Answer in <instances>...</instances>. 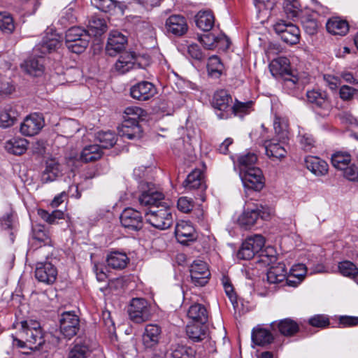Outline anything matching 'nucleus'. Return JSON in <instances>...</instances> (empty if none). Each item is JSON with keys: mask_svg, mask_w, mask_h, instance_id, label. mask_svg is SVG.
<instances>
[{"mask_svg": "<svg viewBox=\"0 0 358 358\" xmlns=\"http://www.w3.org/2000/svg\"><path fill=\"white\" fill-rule=\"evenodd\" d=\"M273 213V209L264 202L248 203L247 208L239 216L238 223L245 229H249L259 218L267 220Z\"/></svg>", "mask_w": 358, "mask_h": 358, "instance_id": "obj_1", "label": "nucleus"}, {"mask_svg": "<svg viewBox=\"0 0 358 358\" xmlns=\"http://www.w3.org/2000/svg\"><path fill=\"white\" fill-rule=\"evenodd\" d=\"M20 336L27 341L31 350H38L45 343L44 334L38 322L24 320L20 322Z\"/></svg>", "mask_w": 358, "mask_h": 358, "instance_id": "obj_2", "label": "nucleus"}, {"mask_svg": "<svg viewBox=\"0 0 358 358\" xmlns=\"http://www.w3.org/2000/svg\"><path fill=\"white\" fill-rule=\"evenodd\" d=\"M141 206L159 208L164 203V194L151 182L141 180L138 186Z\"/></svg>", "mask_w": 358, "mask_h": 358, "instance_id": "obj_3", "label": "nucleus"}, {"mask_svg": "<svg viewBox=\"0 0 358 358\" xmlns=\"http://www.w3.org/2000/svg\"><path fill=\"white\" fill-rule=\"evenodd\" d=\"M269 69L275 78H282L284 85L289 88H294L299 83V78L292 74L290 62L287 57H280L271 61Z\"/></svg>", "mask_w": 358, "mask_h": 358, "instance_id": "obj_4", "label": "nucleus"}, {"mask_svg": "<svg viewBox=\"0 0 358 358\" xmlns=\"http://www.w3.org/2000/svg\"><path fill=\"white\" fill-rule=\"evenodd\" d=\"M90 38L86 30L80 27H73L66 32L65 43L71 52L80 54L87 47Z\"/></svg>", "mask_w": 358, "mask_h": 358, "instance_id": "obj_5", "label": "nucleus"}, {"mask_svg": "<svg viewBox=\"0 0 358 358\" xmlns=\"http://www.w3.org/2000/svg\"><path fill=\"white\" fill-rule=\"evenodd\" d=\"M161 208L150 210L145 213V220L155 228L164 230L169 228L173 222L171 210L167 206L162 204Z\"/></svg>", "mask_w": 358, "mask_h": 358, "instance_id": "obj_6", "label": "nucleus"}, {"mask_svg": "<svg viewBox=\"0 0 358 358\" xmlns=\"http://www.w3.org/2000/svg\"><path fill=\"white\" fill-rule=\"evenodd\" d=\"M273 27L275 32L285 43L295 45L299 42V29L293 23L278 20L273 24Z\"/></svg>", "mask_w": 358, "mask_h": 358, "instance_id": "obj_7", "label": "nucleus"}, {"mask_svg": "<svg viewBox=\"0 0 358 358\" xmlns=\"http://www.w3.org/2000/svg\"><path fill=\"white\" fill-rule=\"evenodd\" d=\"M128 313L129 318L135 323H142L148 320L151 316L150 306L147 300L134 298L131 301Z\"/></svg>", "mask_w": 358, "mask_h": 358, "instance_id": "obj_8", "label": "nucleus"}, {"mask_svg": "<svg viewBox=\"0 0 358 358\" xmlns=\"http://www.w3.org/2000/svg\"><path fill=\"white\" fill-rule=\"evenodd\" d=\"M231 96L224 90L217 91L213 97L212 106L220 111L217 113L219 119H228L231 117Z\"/></svg>", "mask_w": 358, "mask_h": 358, "instance_id": "obj_9", "label": "nucleus"}, {"mask_svg": "<svg viewBox=\"0 0 358 358\" xmlns=\"http://www.w3.org/2000/svg\"><path fill=\"white\" fill-rule=\"evenodd\" d=\"M240 177L246 188L259 191L264 185L262 171L257 167L240 171Z\"/></svg>", "mask_w": 358, "mask_h": 358, "instance_id": "obj_10", "label": "nucleus"}, {"mask_svg": "<svg viewBox=\"0 0 358 358\" xmlns=\"http://www.w3.org/2000/svg\"><path fill=\"white\" fill-rule=\"evenodd\" d=\"M120 220L122 226L131 231H139L143 225L141 213L133 208H125L122 212Z\"/></svg>", "mask_w": 358, "mask_h": 358, "instance_id": "obj_11", "label": "nucleus"}, {"mask_svg": "<svg viewBox=\"0 0 358 358\" xmlns=\"http://www.w3.org/2000/svg\"><path fill=\"white\" fill-rule=\"evenodd\" d=\"M60 331L69 339L76 336L80 329L79 318L72 312H64L60 317Z\"/></svg>", "mask_w": 358, "mask_h": 358, "instance_id": "obj_12", "label": "nucleus"}, {"mask_svg": "<svg viewBox=\"0 0 358 358\" xmlns=\"http://www.w3.org/2000/svg\"><path fill=\"white\" fill-rule=\"evenodd\" d=\"M189 271L192 282L196 286H204L208 282L210 273L205 262L194 260L190 266Z\"/></svg>", "mask_w": 358, "mask_h": 358, "instance_id": "obj_13", "label": "nucleus"}, {"mask_svg": "<svg viewBox=\"0 0 358 358\" xmlns=\"http://www.w3.org/2000/svg\"><path fill=\"white\" fill-rule=\"evenodd\" d=\"M57 276L56 267L50 262H38L35 270L36 278L47 285L53 284Z\"/></svg>", "mask_w": 358, "mask_h": 358, "instance_id": "obj_14", "label": "nucleus"}, {"mask_svg": "<svg viewBox=\"0 0 358 358\" xmlns=\"http://www.w3.org/2000/svg\"><path fill=\"white\" fill-rule=\"evenodd\" d=\"M165 29L168 34L182 36L188 30L187 20L181 15H171L166 20Z\"/></svg>", "mask_w": 358, "mask_h": 358, "instance_id": "obj_15", "label": "nucleus"}, {"mask_svg": "<svg viewBox=\"0 0 358 358\" xmlns=\"http://www.w3.org/2000/svg\"><path fill=\"white\" fill-rule=\"evenodd\" d=\"M270 327L272 331H277L286 337L296 335L300 329L299 324L290 317L274 321L271 323Z\"/></svg>", "mask_w": 358, "mask_h": 358, "instance_id": "obj_16", "label": "nucleus"}, {"mask_svg": "<svg viewBox=\"0 0 358 358\" xmlns=\"http://www.w3.org/2000/svg\"><path fill=\"white\" fill-rule=\"evenodd\" d=\"M44 126L43 117L37 113L26 117L20 126V132L27 136L37 134Z\"/></svg>", "mask_w": 358, "mask_h": 358, "instance_id": "obj_17", "label": "nucleus"}, {"mask_svg": "<svg viewBox=\"0 0 358 358\" xmlns=\"http://www.w3.org/2000/svg\"><path fill=\"white\" fill-rule=\"evenodd\" d=\"M162 328L156 324L145 326L142 336V343L145 349H155L162 338Z\"/></svg>", "mask_w": 358, "mask_h": 358, "instance_id": "obj_18", "label": "nucleus"}, {"mask_svg": "<svg viewBox=\"0 0 358 358\" xmlns=\"http://www.w3.org/2000/svg\"><path fill=\"white\" fill-rule=\"evenodd\" d=\"M156 94L155 85L148 81H142L133 85L130 89L131 96L139 101H147Z\"/></svg>", "mask_w": 358, "mask_h": 358, "instance_id": "obj_19", "label": "nucleus"}, {"mask_svg": "<svg viewBox=\"0 0 358 358\" xmlns=\"http://www.w3.org/2000/svg\"><path fill=\"white\" fill-rule=\"evenodd\" d=\"M60 45V36L51 30L50 32H47L45 34V36H43L42 41L35 47L34 51L39 52L42 55H45L56 50Z\"/></svg>", "mask_w": 358, "mask_h": 358, "instance_id": "obj_20", "label": "nucleus"}, {"mask_svg": "<svg viewBox=\"0 0 358 358\" xmlns=\"http://www.w3.org/2000/svg\"><path fill=\"white\" fill-rule=\"evenodd\" d=\"M127 42L124 35L118 31H113L108 36L106 51L109 55L115 56L124 49Z\"/></svg>", "mask_w": 358, "mask_h": 358, "instance_id": "obj_21", "label": "nucleus"}, {"mask_svg": "<svg viewBox=\"0 0 358 358\" xmlns=\"http://www.w3.org/2000/svg\"><path fill=\"white\" fill-rule=\"evenodd\" d=\"M175 235L178 241L182 245H187L189 242L196 239L194 227L186 222H181L176 224Z\"/></svg>", "mask_w": 358, "mask_h": 358, "instance_id": "obj_22", "label": "nucleus"}, {"mask_svg": "<svg viewBox=\"0 0 358 358\" xmlns=\"http://www.w3.org/2000/svg\"><path fill=\"white\" fill-rule=\"evenodd\" d=\"M62 176V165L55 159L47 160L45 169L41 174L42 182L47 183L53 182Z\"/></svg>", "mask_w": 358, "mask_h": 358, "instance_id": "obj_23", "label": "nucleus"}, {"mask_svg": "<svg viewBox=\"0 0 358 358\" xmlns=\"http://www.w3.org/2000/svg\"><path fill=\"white\" fill-rule=\"evenodd\" d=\"M264 145L266 155L273 161L280 160L287 155V150L282 143L275 139L266 141Z\"/></svg>", "mask_w": 358, "mask_h": 358, "instance_id": "obj_24", "label": "nucleus"}, {"mask_svg": "<svg viewBox=\"0 0 358 358\" xmlns=\"http://www.w3.org/2000/svg\"><path fill=\"white\" fill-rule=\"evenodd\" d=\"M304 162L306 168L317 176H322L328 173V164L317 157L308 156Z\"/></svg>", "mask_w": 358, "mask_h": 358, "instance_id": "obj_25", "label": "nucleus"}, {"mask_svg": "<svg viewBox=\"0 0 358 358\" xmlns=\"http://www.w3.org/2000/svg\"><path fill=\"white\" fill-rule=\"evenodd\" d=\"M186 189L192 190L200 189L204 190L206 185L204 181L203 173L200 169H194L188 174L186 180L183 182Z\"/></svg>", "mask_w": 358, "mask_h": 358, "instance_id": "obj_26", "label": "nucleus"}, {"mask_svg": "<svg viewBox=\"0 0 358 358\" xmlns=\"http://www.w3.org/2000/svg\"><path fill=\"white\" fill-rule=\"evenodd\" d=\"M129 262V259L125 252L113 250L107 255V265L113 269L122 270L127 266Z\"/></svg>", "mask_w": 358, "mask_h": 358, "instance_id": "obj_27", "label": "nucleus"}, {"mask_svg": "<svg viewBox=\"0 0 358 358\" xmlns=\"http://www.w3.org/2000/svg\"><path fill=\"white\" fill-rule=\"evenodd\" d=\"M187 315L189 320L196 323L206 324L208 320L206 308L198 303H194L189 307Z\"/></svg>", "mask_w": 358, "mask_h": 358, "instance_id": "obj_28", "label": "nucleus"}, {"mask_svg": "<svg viewBox=\"0 0 358 358\" xmlns=\"http://www.w3.org/2000/svg\"><path fill=\"white\" fill-rule=\"evenodd\" d=\"M326 28L333 35L345 36L349 31V24L339 17H333L328 20Z\"/></svg>", "mask_w": 358, "mask_h": 358, "instance_id": "obj_29", "label": "nucleus"}, {"mask_svg": "<svg viewBox=\"0 0 358 358\" xmlns=\"http://www.w3.org/2000/svg\"><path fill=\"white\" fill-rule=\"evenodd\" d=\"M252 342L259 346H264L271 343L274 341V336L269 329L258 326L252 331Z\"/></svg>", "mask_w": 358, "mask_h": 358, "instance_id": "obj_30", "label": "nucleus"}, {"mask_svg": "<svg viewBox=\"0 0 358 358\" xmlns=\"http://www.w3.org/2000/svg\"><path fill=\"white\" fill-rule=\"evenodd\" d=\"M307 100L315 106L328 109L330 106L326 92L320 90H312L306 92Z\"/></svg>", "mask_w": 358, "mask_h": 358, "instance_id": "obj_31", "label": "nucleus"}, {"mask_svg": "<svg viewBox=\"0 0 358 358\" xmlns=\"http://www.w3.org/2000/svg\"><path fill=\"white\" fill-rule=\"evenodd\" d=\"M287 273L285 264L282 262L278 263L270 267L267 271V280L271 284L282 282L286 279Z\"/></svg>", "mask_w": 358, "mask_h": 358, "instance_id": "obj_32", "label": "nucleus"}, {"mask_svg": "<svg viewBox=\"0 0 358 358\" xmlns=\"http://www.w3.org/2000/svg\"><path fill=\"white\" fill-rule=\"evenodd\" d=\"M186 333L192 341L200 342L207 336V327L206 324H189L186 327Z\"/></svg>", "mask_w": 358, "mask_h": 358, "instance_id": "obj_33", "label": "nucleus"}, {"mask_svg": "<svg viewBox=\"0 0 358 358\" xmlns=\"http://www.w3.org/2000/svg\"><path fill=\"white\" fill-rule=\"evenodd\" d=\"M28 141L20 137H14L6 141V150L10 154L21 155L27 150Z\"/></svg>", "mask_w": 358, "mask_h": 358, "instance_id": "obj_34", "label": "nucleus"}, {"mask_svg": "<svg viewBox=\"0 0 358 358\" xmlns=\"http://www.w3.org/2000/svg\"><path fill=\"white\" fill-rule=\"evenodd\" d=\"M136 62L134 54L124 52L122 54L115 64V70L121 74H124L131 69Z\"/></svg>", "mask_w": 358, "mask_h": 358, "instance_id": "obj_35", "label": "nucleus"}, {"mask_svg": "<svg viewBox=\"0 0 358 358\" xmlns=\"http://www.w3.org/2000/svg\"><path fill=\"white\" fill-rule=\"evenodd\" d=\"M215 24V17L210 10L199 11L196 15V24L203 31H209Z\"/></svg>", "mask_w": 358, "mask_h": 358, "instance_id": "obj_36", "label": "nucleus"}, {"mask_svg": "<svg viewBox=\"0 0 358 358\" xmlns=\"http://www.w3.org/2000/svg\"><path fill=\"white\" fill-rule=\"evenodd\" d=\"M119 133L122 137L133 140L141 137L142 129L138 123L131 124L129 121L125 120Z\"/></svg>", "mask_w": 358, "mask_h": 358, "instance_id": "obj_37", "label": "nucleus"}, {"mask_svg": "<svg viewBox=\"0 0 358 358\" xmlns=\"http://www.w3.org/2000/svg\"><path fill=\"white\" fill-rule=\"evenodd\" d=\"M199 40L206 49L213 50L215 48L216 43L225 41L228 44L229 41L226 35L220 34L217 36L212 33H208L199 36Z\"/></svg>", "mask_w": 358, "mask_h": 358, "instance_id": "obj_38", "label": "nucleus"}, {"mask_svg": "<svg viewBox=\"0 0 358 358\" xmlns=\"http://www.w3.org/2000/svg\"><path fill=\"white\" fill-rule=\"evenodd\" d=\"M351 162V155L348 152H338L331 156V164L334 167L343 171V174Z\"/></svg>", "mask_w": 358, "mask_h": 358, "instance_id": "obj_39", "label": "nucleus"}, {"mask_svg": "<svg viewBox=\"0 0 358 358\" xmlns=\"http://www.w3.org/2000/svg\"><path fill=\"white\" fill-rule=\"evenodd\" d=\"M24 71L32 76H40L42 75L44 66L41 59L31 58L26 60L22 65Z\"/></svg>", "mask_w": 358, "mask_h": 358, "instance_id": "obj_40", "label": "nucleus"}, {"mask_svg": "<svg viewBox=\"0 0 358 358\" xmlns=\"http://www.w3.org/2000/svg\"><path fill=\"white\" fill-rule=\"evenodd\" d=\"M96 141L99 143L98 145L101 148L108 149L112 148L117 141V136L114 132L99 131L96 134Z\"/></svg>", "mask_w": 358, "mask_h": 358, "instance_id": "obj_41", "label": "nucleus"}, {"mask_svg": "<svg viewBox=\"0 0 358 358\" xmlns=\"http://www.w3.org/2000/svg\"><path fill=\"white\" fill-rule=\"evenodd\" d=\"M102 156V151L97 144L85 146L80 154V159L85 162L96 161Z\"/></svg>", "mask_w": 358, "mask_h": 358, "instance_id": "obj_42", "label": "nucleus"}, {"mask_svg": "<svg viewBox=\"0 0 358 358\" xmlns=\"http://www.w3.org/2000/svg\"><path fill=\"white\" fill-rule=\"evenodd\" d=\"M223 69L224 66L217 56L213 55L208 58L207 70L209 76L218 78L222 75Z\"/></svg>", "mask_w": 358, "mask_h": 358, "instance_id": "obj_43", "label": "nucleus"}, {"mask_svg": "<svg viewBox=\"0 0 358 358\" xmlns=\"http://www.w3.org/2000/svg\"><path fill=\"white\" fill-rule=\"evenodd\" d=\"M339 272L344 276L353 278L358 284V268L350 261H343L338 264Z\"/></svg>", "mask_w": 358, "mask_h": 358, "instance_id": "obj_44", "label": "nucleus"}, {"mask_svg": "<svg viewBox=\"0 0 358 358\" xmlns=\"http://www.w3.org/2000/svg\"><path fill=\"white\" fill-rule=\"evenodd\" d=\"M283 9L287 17L292 19L298 17L301 12L299 0H284Z\"/></svg>", "mask_w": 358, "mask_h": 358, "instance_id": "obj_45", "label": "nucleus"}, {"mask_svg": "<svg viewBox=\"0 0 358 358\" xmlns=\"http://www.w3.org/2000/svg\"><path fill=\"white\" fill-rule=\"evenodd\" d=\"M38 216L50 224H58V220L64 219V213L62 210H55L52 213H48L47 210L43 209L38 210Z\"/></svg>", "mask_w": 358, "mask_h": 358, "instance_id": "obj_46", "label": "nucleus"}, {"mask_svg": "<svg viewBox=\"0 0 358 358\" xmlns=\"http://www.w3.org/2000/svg\"><path fill=\"white\" fill-rule=\"evenodd\" d=\"M252 103L251 101L241 102L236 100L231 107V115L234 114L236 116L242 117L245 115L249 114L252 110Z\"/></svg>", "mask_w": 358, "mask_h": 358, "instance_id": "obj_47", "label": "nucleus"}, {"mask_svg": "<svg viewBox=\"0 0 358 358\" xmlns=\"http://www.w3.org/2000/svg\"><path fill=\"white\" fill-rule=\"evenodd\" d=\"M15 111L8 106L0 111V127L8 128L14 124L15 121Z\"/></svg>", "mask_w": 358, "mask_h": 358, "instance_id": "obj_48", "label": "nucleus"}, {"mask_svg": "<svg viewBox=\"0 0 358 358\" xmlns=\"http://www.w3.org/2000/svg\"><path fill=\"white\" fill-rule=\"evenodd\" d=\"M273 128L279 138L285 139L287 137L288 121L286 118L275 116L273 121Z\"/></svg>", "mask_w": 358, "mask_h": 358, "instance_id": "obj_49", "label": "nucleus"}, {"mask_svg": "<svg viewBox=\"0 0 358 358\" xmlns=\"http://www.w3.org/2000/svg\"><path fill=\"white\" fill-rule=\"evenodd\" d=\"M257 161V157L254 153L249 152L241 155L238 159L240 171L256 167L255 164Z\"/></svg>", "mask_w": 358, "mask_h": 358, "instance_id": "obj_50", "label": "nucleus"}, {"mask_svg": "<svg viewBox=\"0 0 358 358\" xmlns=\"http://www.w3.org/2000/svg\"><path fill=\"white\" fill-rule=\"evenodd\" d=\"M124 119L129 121L131 124L138 123V120L144 114V110L138 106L127 107L124 111Z\"/></svg>", "mask_w": 358, "mask_h": 358, "instance_id": "obj_51", "label": "nucleus"}, {"mask_svg": "<svg viewBox=\"0 0 358 358\" xmlns=\"http://www.w3.org/2000/svg\"><path fill=\"white\" fill-rule=\"evenodd\" d=\"M245 242L256 255L262 252V248L265 245V239L264 236L259 234H255L252 236L248 237Z\"/></svg>", "mask_w": 358, "mask_h": 358, "instance_id": "obj_52", "label": "nucleus"}, {"mask_svg": "<svg viewBox=\"0 0 358 358\" xmlns=\"http://www.w3.org/2000/svg\"><path fill=\"white\" fill-rule=\"evenodd\" d=\"M15 29L13 17L8 13H0V29L7 34H10Z\"/></svg>", "mask_w": 358, "mask_h": 358, "instance_id": "obj_53", "label": "nucleus"}, {"mask_svg": "<svg viewBox=\"0 0 358 358\" xmlns=\"http://www.w3.org/2000/svg\"><path fill=\"white\" fill-rule=\"evenodd\" d=\"M88 27L90 30L94 31V34H101L106 31V24L103 19L92 17L89 20Z\"/></svg>", "mask_w": 358, "mask_h": 358, "instance_id": "obj_54", "label": "nucleus"}, {"mask_svg": "<svg viewBox=\"0 0 358 358\" xmlns=\"http://www.w3.org/2000/svg\"><path fill=\"white\" fill-rule=\"evenodd\" d=\"M93 6L102 12H109L113 10L116 5L114 0H91Z\"/></svg>", "mask_w": 358, "mask_h": 358, "instance_id": "obj_55", "label": "nucleus"}, {"mask_svg": "<svg viewBox=\"0 0 358 358\" xmlns=\"http://www.w3.org/2000/svg\"><path fill=\"white\" fill-rule=\"evenodd\" d=\"M90 355L88 348L84 345H75L71 350L69 358H87Z\"/></svg>", "mask_w": 358, "mask_h": 358, "instance_id": "obj_56", "label": "nucleus"}, {"mask_svg": "<svg viewBox=\"0 0 358 358\" xmlns=\"http://www.w3.org/2000/svg\"><path fill=\"white\" fill-rule=\"evenodd\" d=\"M309 324L318 328H325L330 324L329 317L324 315H315L308 320Z\"/></svg>", "mask_w": 358, "mask_h": 358, "instance_id": "obj_57", "label": "nucleus"}, {"mask_svg": "<svg viewBox=\"0 0 358 358\" xmlns=\"http://www.w3.org/2000/svg\"><path fill=\"white\" fill-rule=\"evenodd\" d=\"M340 97L343 101H349L355 96L358 99V90L348 85H343L339 90Z\"/></svg>", "mask_w": 358, "mask_h": 358, "instance_id": "obj_58", "label": "nucleus"}, {"mask_svg": "<svg viewBox=\"0 0 358 358\" xmlns=\"http://www.w3.org/2000/svg\"><path fill=\"white\" fill-rule=\"evenodd\" d=\"M194 206V201L192 199L182 196L178 199L177 203L178 209L182 213L189 212Z\"/></svg>", "mask_w": 358, "mask_h": 358, "instance_id": "obj_59", "label": "nucleus"}, {"mask_svg": "<svg viewBox=\"0 0 358 358\" xmlns=\"http://www.w3.org/2000/svg\"><path fill=\"white\" fill-rule=\"evenodd\" d=\"M248 244L244 241L241 245V248L237 253L238 259L243 260H249L255 257L256 255L255 252L248 246Z\"/></svg>", "mask_w": 358, "mask_h": 358, "instance_id": "obj_60", "label": "nucleus"}, {"mask_svg": "<svg viewBox=\"0 0 358 358\" xmlns=\"http://www.w3.org/2000/svg\"><path fill=\"white\" fill-rule=\"evenodd\" d=\"M299 138L300 144L304 150L309 151L314 147L315 141L312 135L305 133L300 134Z\"/></svg>", "mask_w": 358, "mask_h": 358, "instance_id": "obj_61", "label": "nucleus"}, {"mask_svg": "<svg viewBox=\"0 0 358 358\" xmlns=\"http://www.w3.org/2000/svg\"><path fill=\"white\" fill-rule=\"evenodd\" d=\"M301 23L304 29L308 34L313 35L316 33L317 22L315 20L305 17L301 20Z\"/></svg>", "mask_w": 358, "mask_h": 358, "instance_id": "obj_62", "label": "nucleus"}, {"mask_svg": "<svg viewBox=\"0 0 358 358\" xmlns=\"http://www.w3.org/2000/svg\"><path fill=\"white\" fill-rule=\"evenodd\" d=\"M340 327H351L358 325V317L343 315L339 317Z\"/></svg>", "mask_w": 358, "mask_h": 358, "instance_id": "obj_63", "label": "nucleus"}, {"mask_svg": "<svg viewBox=\"0 0 358 358\" xmlns=\"http://www.w3.org/2000/svg\"><path fill=\"white\" fill-rule=\"evenodd\" d=\"M343 176L350 181L358 182V165H350L345 170Z\"/></svg>", "mask_w": 358, "mask_h": 358, "instance_id": "obj_64", "label": "nucleus"}]
</instances>
